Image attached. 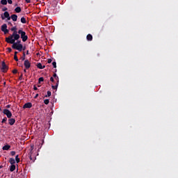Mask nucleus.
I'll return each mask as SVG.
<instances>
[{
  "label": "nucleus",
  "mask_w": 178,
  "mask_h": 178,
  "mask_svg": "<svg viewBox=\"0 0 178 178\" xmlns=\"http://www.w3.org/2000/svg\"><path fill=\"white\" fill-rule=\"evenodd\" d=\"M86 40L88 41H92V35L88 34L87 36H86Z\"/></svg>",
  "instance_id": "nucleus-16"
},
{
  "label": "nucleus",
  "mask_w": 178,
  "mask_h": 178,
  "mask_svg": "<svg viewBox=\"0 0 178 178\" xmlns=\"http://www.w3.org/2000/svg\"><path fill=\"white\" fill-rule=\"evenodd\" d=\"M1 17L2 20H5V19H7V20H10V15L8 11H5L4 13L1 15Z\"/></svg>",
  "instance_id": "nucleus-3"
},
{
  "label": "nucleus",
  "mask_w": 178,
  "mask_h": 178,
  "mask_svg": "<svg viewBox=\"0 0 178 178\" xmlns=\"http://www.w3.org/2000/svg\"><path fill=\"white\" fill-rule=\"evenodd\" d=\"M15 170L16 165H15V164H11V165L10 166V172H15Z\"/></svg>",
  "instance_id": "nucleus-14"
},
{
  "label": "nucleus",
  "mask_w": 178,
  "mask_h": 178,
  "mask_svg": "<svg viewBox=\"0 0 178 178\" xmlns=\"http://www.w3.org/2000/svg\"><path fill=\"white\" fill-rule=\"evenodd\" d=\"M33 149H34V145L31 146V147L29 148V156L31 161H33V157L31 156V155H33Z\"/></svg>",
  "instance_id": "nucleus-8"
},
{
  "label": "nucleus",
  "mask_w": 178,
  "mask_h": 178,
  "mask_svg": "<svg viewBox=\"0 0 178 178\" xmlns=\"http://www.w3.org/2000/svg\"><path fill=\"white\" fill-rule=\"evenodd\" d=\"M44 104L45 105H48V104H49V99H47L44 100Z\"/></svg>",
  "instance_id": "nucleus-26"
},
{
  "label": "nucleus",
  "mask_w": 178,
  "mask_h": 178,
  "mask_svg": "<svg viewBox=\"0 0 178 178\" xmlns=\"http://www.w3.org/2000/svg\"><path fill=\"white\" fill-rule=\"evenodd\" d=\"M58 76V75L56 74V73H54V74H53V77L55 79V78H56Z\"/></svg>",
  "instance_id": "nucleus-41"
},
{
  "label": "nucleus",
  "mask_w": 178,
  "mask_h": 178,
  "mask_svg": "<svg viewBox=\"0 0 178 178\" xmlns=\"http://www.w3.org/2000/svg\"><path fill=\"white\" fill-rule=\"evenodd\" d=\"M37 97H38V94L35 95V98H37Z\"/></svg>",
  "instance_id": "nucleus-48"
},
{
  "label": "nucleus",
  "mask_w": 178,
  "mask_h": 178,
  "mask_svg": "<svg viewBox=\"0 0 178 178\" xmlns=\"http://www.w3.org/2000/svg\"><path fill=\"white\" fill-rule=\"evenodd\" d=\"M8 24L9 26H13V24H12V22H8Z\"/></svg>",
  "instance_id": "nucleus-43"
},
{
  "label": "nucleus",
  "mask_w": 178,
  "mask_h": 178,
  "mask_svg": "<svg viewBox=\"0 0 178 178\" xmlns=\"http://www.w3.org/2000/svg\"><path fill=\"white\" fill-rule=\"evenodd\" d=\"M10 30L11 31H13V33L8 38H6V42H8V44H13L14 41H17V40L20 38V35L17 34V32L16 31L17 30L16 26L11 28Z\"/></svg>",
  "instance_id": "nucleus-1"
},
{
  "label": "nucleus",
  "mask_w": 178,
  "mask_h": 178,
  "mask_svg": "<svg viewBox=\"0 0 178 178\" xmlns=\"http://www.w3.org/2000/svg\"><path fill=\"white\" fill-rule=\"evenodd\" d=\"M17 51H19V52H22V51H23V44H18V46L17 47Z\"/></svg>",
  "instance_id": "nucleus-12"
},
{
  "label": "nucleus",
  "mask_w": 178,
  "mask_h": 178,
  "mask_svg": "<svg viewBox=\"0 0 178 178\" xmlns=\"http://www.w3.org/2000/svg\"><path fill=\"white\" fill-rule=\"evenodd\" d=\"M38 81H39V83L44 81V77L39 78Z\"/></svg>",
  "instance_id": "nucleus-29"
},
{
  "label": "nucleus",
  "mask_w": 178,
  "mask_h": 178,
  "mask_svg": "<svg viewBox=\"0 0 178 178\" xmlns=\"http://www.w3.org/2000/svg\"><path fill=\"white\" fill-rule=\"evenodd\" d=\"M15 161H16L17 163H19V162H20V159L19 158V155H17L15 156Z\"/></svg>",
  "instance_id": "nucleus-23"
},
{
  "label": "nucleus",
  "mask_w": 178,
  "mask_h": 178,
  "mask_svg": "<svg viewBox=\"0 0 178 178\" xmlns=\"http://www.w3.org/2000/svg\"><path fill=\"white\" fill-rule=\"evenodd\" d=\"M22 51H26V46L24 47L22 46Z\"/></svg>",
  "instance_id": "nucleus-44"
},
{
  "label": "nucleus",
  "mask_w": 178,
  "mask_h": 178,
  "mask_svg": "<svg viewBox=\"0 0 178 178\" xmlns=\"http://www.w3.org/2000/svg\"><path fill=\"white\" fill-rule=\"evenodd\" d=\"M21 23H22L23 24H26L27 23V21L26 20V18H24V17H22L21 18Z\"/></svg>",
  "instance_id": "nucleus-20"
},
{
  "label": "nucleus",
  "mask_w": 178,
  "mask_h": 178,
  "mask_svg": "<svg viewBox=\"0 0 178 178\" xmlns=\"http://www.w3.org/2000/svg\"><path fill=\"white\" fill-rule=\"evenodd\" d=\"M29 50L26 51V55H29Z\"/></svg>",
  "instance_id": "nucleus-49"
},
{
  "label": "nucleus",
  "mask_w": 178,
  "mask_h": 178,
  "mask_svg": "<svg viewBox=\"0 0 178 178\" xmlns=\"http://www.w3.org/2000/svg\"><path fill=\"white\" fill-rule=\"evenodd\" d=\"M1 31L4 32V34H8V33H9V30H8V25H6V24H3L1 26Z\"/></svg>",
  "instance_id": "nucleus-6"
},
{
  "label": "nucleus",
  "mask_w": 178,
  "mask_h": 178,
  "mask_svg": "<svg viewBox=\"0 0 178 178\" xmlns=\"http://www.w3.org/2000/svg\"><path fill=\"white\" fill-rule=\"evenodd\" d=\"M8 10V8L5 7L3 8V12H6Z\"/></svg>",
  "instance_id": "nucleus-40"
},
{
  "label": "nucleus",
  "mask_w": 178,
  "mask_h": 178,
  "mask_svg": "<svg viewBox=\"0 0 178 178\" xmlns=\"http://www.w3.org/2000/svg\"><path fill=\"white\" fill-rule=\"evenodd\" d=\"M1 5H8V1L7 0H1Z\"/></svg>",
  "instance_id": "nucleus-22"
},
{
  "label": "nucleus",
  "mask_w": 178,
  "mask_h": 178,
  "mask_svg": "<svg viewBox=\"0 0 178 178\" xmlns=\"http://www.w3.org/2000/svg\"><path fill=\"white\" fill-rule=\"evenodd\" d=\"M8 3L12 5L13 3V1H12V0H8Z\"/></svg>",
  "instance_id": "nucleus-34"
},
{
  "label": "nucleus",
  "mask_w": 178,
  "mask_h": 178,
  "mask_svg": "<svg viewBox=\"0 0 178 178\" xmlns=\"http://www.w3.org/2000/svg\"><path fill=\"white\" fill-rule=\"evenodd\" d=\"M22 60H24L26 59V53H23L22 56L21 57Z\"/></svg>",
  "instance_id": "nucleus-25"
},
{
  "label": "nucleus",
  "mask_w": 178,
  "mask_h": 178,
  "mask_svg": "<svg viewBox=\"0 0 178 178\" xmlns=\"http://www.w3.org/2000/svg\"><path fill=\"white\" fill-rule=\"evenodd\" d=\"M24 66L26 69H30V67H31V63H30V61H29V60H25L24 63Z\"/></svg>",
  "instance_id": "nucleus-7"
},
{
  "label": "nucleus",
  "mask_w": 178,
  "mask_h": 178,
  "mask_svg": "<svg viewBox=\"0 0 178 178\" xmlns=\"http://www.w3.org/2000/svg\"><path fill=\"white\" fill-rule=\"evenodd\" d=\"M9 162H10V165H15L16 163V161H15V159H13V158H10L9 160Z\"/></svg>",
  "instance_id": "nucleus-18"
},
{
  "label": "nucleus",
  "mask_w": 178,
  "mask_h": 178,
  "mask_svg": "<svg viewBox=\"0 0 178 178\" xmlns=\"http://www.w3.org/2000/svg\"><path fill=\"white\" fill-rule=\"evenodd\" d=\"M16 120H15V118H10L8 120V124H10V126H13V124H15Z\"/></svg>",
  "instance_id": "nucleus-10"
},
{
  "label": "nucleus",
  "mask_w": 178,
  "mask_h": 178,
  "mask_svg": "<svg viewBox=\"0 0 178 178\" xmlns=\"http://www.w3.org/2000/svg\"><path fill=\"white\" fill-rule=\"evenodd\" d=\"M6 108H10V104L7 105Z\"/></svg>",
  "instance_id": "nucleus-47"
},
{
  "label": "nucleus",
  "mask_w": 178,
  "mask_h": 178,
  "mask_svg": "<svg viewBox=\"0 0 178 178\" xmlns=\"http://www.w3.org/2000/svg\"><path fill=\"white\" fill-rule=\"evenodd\" d=\"M17 54H18V52H17V51H15V54H14V55H16V56H17Z\"/></svg>",
  "instance_id": "nucleus-46"
},
{
  "label": "nucleus",
  "mask_w": 178,
  "mask_h": 178,
  "mask_svg": "<svg viewBox=\"0 0 178 178\" xmlns=\"http://www.w3.org/2000/svg\"><path fill=\"white\" fill-rule=\"evenodd\" d=\"M25 1L26 2V3H30L31 2V0H25Z\"/></svg>",
  "instance_id": "nucleus-42"
},
{
  "label": "nucleus",
  "mask_w": 178,
  "mask_h": 178,
  "mask_svg": "<svg viewBox=\"0 0 178 178\" xmlns=\"http://www.w3.org/2000/svg\"><path fill=\"white\" fill-rule=\"evenodd\" d=\"M10 155H12V156H15V155H16V152H15V151H11V152H10Z\"/></svg>",
  "instance_id": "nucleus-27"
},
{
  "label": "nucleus",
  "mask_w": 178,
  "mask_h": 178,
  "mask_svg": "<svg viewBox=\"0 0 178 178\" xmlns=\"http://www.w3.org/2000/svg\"><path fill=\"white\" fill-rule=\"evenodd\" d=\"M10 19H12L13 22H17V15L13 14L11 15Z\"/></svg>",
  "instance_id": "nucleus-11"
},
{
  "label": "nucleus",
  "mask_w": 178,
  "mask_h": 178,
  "mask_svg": "<svg viewBox=\"0 0 178 178\" xmlns=\"http://www.w3.org/2000/svg\"><path fill=\"white\" fill-rule=\"evenodd\" d=\"M50 81H51V83H54L55 81V80L54 79V77H51L50 78Z\"/></svg>",
  "instance_id": "nucleus-37"
},
{
  "label": "nucleus",
  "mask_w": 178,
  "mask_h": 178,
  "mask_svg": "<svg viewBox=\"0 0 178 178\" xmlns=\"http://www.w3.org/2000/svg\"><path fill=\"white\" fill-rule=\"evenodd\" d=\"M7 49H8V52H12V48L8 47Z\"/></svg>",
  "instance_id": "nucleus-39"
},
{
  "label": "nucleus",
  "mask_w": 178,
  "mask_h": 178,
  "mask_svg": "<svg viewBox=\"0 0 178 178\" xmlns=\"http://www.w3.org/2000/svg\"><path fill=\"white\" fill-rule=\"evenodd\" d=\"M3 113L6 115L8 119H10L12 118V112H10V111L7 108H5L3 111Z\"/></svg>",
  "instance_id": "nucleus-5"
},
{
  "label": "nucleus",
  "mask_w": 178,
  "mask_h": 178,
  "mask_svg": "<svg viewBox=\"0 0 178 178\" xmlns=\"http://www.w3.org/2000/svg\"><path fill=\"white\" fill-rule=\"evenodd\" d=\"M33 90H35V91H37V90H38V88H37V86L35 85H34V86H33Z\"/></svg>",
  "instance_id": "nucleus-38"
},
{
  "label": "nucleus",
  "mask_w": 178,
  "mask_h": 178,
  "mask_svg": "<svg viewBox=\"0 0 178 178\" xmlns=\"http://www.w3.org/2000/svg\"><path fill=\"white\" fill-rule=\"evenodd\" d=\"M8 69H9V67H8V65H6L5 61H3L1 67V72H3V73H6V72H8Z\"/></svg>",
  "instance_id": "nucleus-4"
},
{
  "label": "nucleus",
  "mask_w": 178,
  "mask_h": 178,
  "mask_svg": "<svg viewBox=\"0 0 178 178\" xmlns=\"http://www.w3.org/2000/svg\"><path fill=\"white\" fill-rule=\"evenodd\" d=\"M51 91H47V95H45V97H51Z\"/></svg>",
  "instance_id": "nucleus-30"
},
{
  "label": "nucleus",
  "mask_w": 178,
  "mask_h": 178,
  "mask_svg": "<svg viewBox=\"0 0 178 178\" xmlns=\"http://www.w3.org/2000/svg\"><path fill=\"white\" fill-rule=\"evenodd\" d=\"M52 65H53V67H54L55 69H56V62L54 61V62L52 63Z\"/></svg>",
  "instance_id": "nucleus-31"
},
{
  "label": "nucleus",
  "mask_w": 178,
  "mask_h": 178,
  "mask_svg": "<svg viewBox=\"0 0 178 178\" xmlns=\"http://www.w3.org/2000/svg\"><path fill=\"white\" fill-rule=\"evenodd\" d=\"M36 1H39V0H36Z\"/></svg>",
  "instance_id": "nucleus-53"
},
{
  "label": "nucleus",
  "mask_w": 178,
  "mask_h": 178,
  "mask_svg": "<svg viewBox=\"0 0 178 178\" xmlns=\"http://www.w3.org/2000/svg\"><path fill=\"white\" fill-rule=\"evenodd\" d=\"M58 86H59V83H56V85L55 86L52 85L51 88L53 90H58Z\"/></svg>",
  "instance_id": "nucleus-21"
},
{
  "label": "nucleus",
  "mask_w": 178,
  "mask_h": 178,
  "mask_svg": "<svg viewBox=\"0 0 178 178\" xmlns=\"http://www.w3.org/2000/svg\"><path fill=\"white\" fill-rule=\"evenodd\" d=\"M13 74H16V73H17V70H13Z\"/></svg>",
  "instance_id": "nucleus-36"
},
{
  "label": "nucleus",
  "mask_w": 178,
  "mask_h": 178,
  "mask_svg": "<svg viewBox=\"0 0 178 178\" xmlns=\"http://www.w3.org/2000/svg\"><path fill=\"white\" fill-rule=\"evenodd\" d=\"M19 81L23 80V74H21V75H20L19 77Z\"/></svg>",
  "instance_id": "nucleus-33"
},
{
  "label": "nucleus",
  "mask_w": 178,
  "mask_h": 178,
  "mask_svg": "<svg viewBox=\"0 0 178 178\" xmlns=\"http://www.w3.org/2000/svg\"><path fill=\"white\" fill-rule=\"evenodd\" d=\"M38 69H45V65H43L42 66V64H41V63H38L37 65H36Z\"/></svg>",
  "instance_id": "nucleus-15"
},
{
  "label": "nucleus",
  "mask_w": 178,
  "mask_h": 178,
  "mask_svg": "<svg viewBox=\"0 0 178 178\" xmlns=\"http://www.w3.org/2000/svg\"><path fill=\"white\" fill-rule=\"evenodd\" d=\"M3 84H4V86H5V85L6 84V82H4Z\"/></svg>",
  "instance_id": "nucleus-52"
},
{
  "label": "nucleus",
  "mask_w": 178,
  "mask_h": 178,
  "mask_svg": "<svg viewBox=\"0 0 178 178\" xmlns=\"http://www.w3.org/2000/svg\"><path fill=\"white\" fill-rule=\"evenodd\" d=\"M10 44H13V45H12L13 49H17V46H18L19 44L15 43V41H14L13 43H10Z\"/></svg>",
  "instance_id": "nucleus-17"
},
{
  "label": "nucleus",
  "mask_w": 178,
  "mask_h": 178,
  "mask_svg": "<svg viewBox=\"0 0 178 178\" xmlns=\"http://www.w3.org/2000/svg\"><path fill=\"white\" fill-rule=\"evenodd\" d=\"M18 34H20L21 35V38L23 41V42H26V41H27V40H29V36H27V35H26V33L20 29L18 31Z\"/></svg>",
  "instance_id": "nucleus-2"
},
{
  "label": "nucleus",
  "mask_w": 178,
  "mask_h": 178,
  "mask_svg": "<svg viewBox=\"0 0 178 178\" xmlns=\"http://www.w3.org/2000/svg\"><path fill=\"white\" fill-rule=\"evenodd\" d=\"M47 63H52V59L49 58V59L47 60Z\"/></svg>",
  "instance_id": "nucleus-35"
},
{
  "label": "nucleus",
  "mask_w": 178,
  "mask_h": 178,
  "mask_svg": "<svg viewBox=\"0 0 178 178\" xmlns=\"http://www.w3.org/2000/svg\"><path fill=\"white\" fill-rule=\"evenodd\" d=\"M14 59L16 62H19V58H17V56L14 55Z\"/></svg>",
  "instance_id": "nucleus-28"
},
{
  "label": "nucleus",
  "mask_w": 178,
  "mask_h": 178,
  "mask_svg": "<svg viewBox=\"0 0 178 178\" xmlns=\"http://www.w3.org/2000/svg\"><path fill=\"white\" fill-rule=\"evenodd\" d=\"M24 73H26L27 71L26 70H24Z\"/></svg>",
  "instance_id": "nucleus-51"
},
{
  "label": "nucleus",
  "mask_w": 178,
  "mask_h": 178,
  "mask_svg": "<svg viewBox=\"0 0 178 178\" xmlns=\"http://www.w3.org/2000/svg\"><path fill=\"white\" fill-rule=\"evenodd\" d=\"M3 168V165H0V169H2Z\"/></svg>",
  "instance_id": "nucleus-50"
},
{
  "label": "nucleus",
  "mask_w": 178,
  "mask_h": 178,
  "mask_svg": "<svg viewBox=\"0 0 178 178\" xmlns=\"http://www.w3.org/2000/svg\"><path fill=\"white\" fill-rule=\"evenodd\" d=\"M32 107H33V104H31V102H28L23 106V109H26V108L30 109Z\"/></svg>",
  "instance_id": "nucleus-9"
},
{
  "label": "nucleus",
  "mask_w": 178,
  "mask_h": 178,
  "mask_svg": "<svg viewBox=\"0 0 178 178\" xmlns=\"http://www.w3.org/2000/svg\"><path fill=\"white\" fill-rule=\"evenodd\" d=\"M15 11L16 12V13H20L22 12V8L20 7H17L15 9Z\"/></svg>",
  "instance_id": "nucleus-19"
},
{
  "label": "nucleus",
  "mask_w": 178,
  "mask_h": 178,
  "mask_svg": "<svg viewBox=\"0 0 178 178\" xmlns=\"http://www.w3.org/2000/svg\"><path fill=\"white\" fill-rule=\"evenodd\" d=\"M55 80H56V83H58V84H59V76H56V78H54Z\"/></svg>",
  "instance_id": "nucleus-32"
},
{
  "label": "nucleus",
  "mask_w": 178,
  "mask_h": 178,
  "mask_svg": "<svg viewBox=\"0 0 178 178\" xmlns=\"http://www.w3.org/2000/svg\"><path fill=\"white\" fill-rule=\"evenodd\" d=\"M20 42H22L21 40H17V44H20Z\"/></svg>",
  "instance_id": "nucleus-45"
},
{
  "label": "nucleus",
  "mask_w": 178,
  "mask_h": 178,
  "mask_svg": "<svg viewBox=\"0 0 178 178\" xmlns=\"http://www.w3.org/2000/svg\"><path fill=\"white\" fill-rule=\"evenodd\" d=\"M3 151H8V149H10V145H6L2 147Z\"/></svg>",
  "instance_id": "nucleus-13"
},
{
  "label": "nucleus",
  "mask_w": 178,
  "mask_h": 178,
  "mask_svg": "<svg viewBox=\"0 0 178 178\" xmlns=\"http://www.w3.org/2000/svg\"><path fill=\"white\" fill-rule=\"evenodd\" d=\"M7 121H8V118L5 117L2 120L1 123H6Z\"/></svg>",
  "instance_id": "nucleus-24"
}]
</instances>
